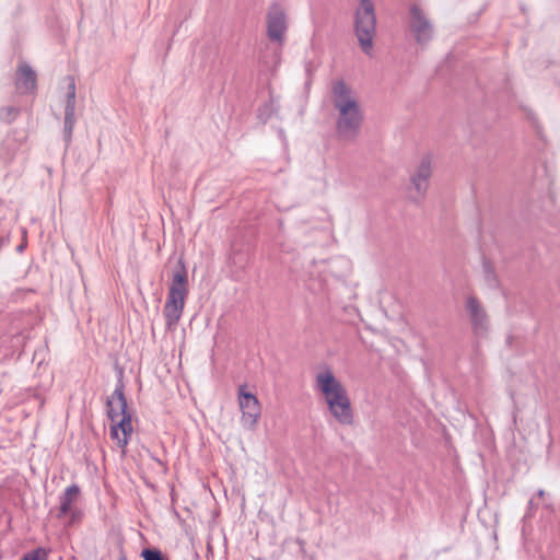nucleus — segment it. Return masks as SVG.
Wrapping results in <instances>:
<instances>
[{
	"label": "nucleus",
	"instance_id": "nucleus-1",
	"mask_svg": "<svg viewBox=\"0 0 560 560\" xmlns=\"http://www.w3.org/2000/svg\"><path fill=\"white\" fill-rule=\"evenodd\" d=\"M331 101L338 112L337 135L342 140H354L360 131L363 114L353 90L343 80H336L331 84Z\"/></svg>",
	"mask_w": 560,
	"mask_h": 560
},
{
	"label": "nucleus",
	"instance_id": "nucleus-2",
	"mask_svg": "<svg viewBox=\"0 0 560 560\" xmlns=\"http://www.w3.org/2000/svg\"><path fill=\"white\" fill-rule=\"evenodd\" d=\"M316 387L324 395L334 418L341 424H352L353 413L347 390L331 370L326 369L316 375Z\"/></svg>",
	"mask_w": 560,
	"mask_h": 560
},
{
	"label": "nucleus",
	"instance_id": "nucleus-3",
	"mask_svg": "<svg viewBox=\"0 0 560 560\" xmlns=\"http://www.w3.org/2000/svg\"><path fill=\"white\" fill-rule=\"evenodd\" d=\"M107 416L112 420L110 438L125 448L132 433L131 413L127 409L122 373L117 380L113 394L106 400Z\"/></svg>",
	"mask_w": 560,
	"mask_h": 560
},
{
	"label": "nucleus",
	"instance_id": "nucleus-4",
	"mask_svg": "<svg viewBox=\"0 0 560 560\" xmlns=\"http://www.w3.org/2000/svg\"><path fill=\"white\" fill-rule=\"evenodd\" d=\"M188 292L187 271L183 262L179 261L178 267L172 273V281L163 308L166 327L168 329L175 328L178 324L183 315Z\"/></svg>",
	"mask_w": 560,
	"mask_h": 560
},
{
	"label": "nucleus",
	"instance_id": "nucleus-5",
	"mask_svg": "<svg viewBox=\"0 0 560 560\" xmlns=\"http://www.w3.org/2000/svg\"><path fill=\"white\" fill-rule=\"evenodd\" d=\"M376 31L375 7L372 0H359L354 12V33L363 52L371 56Z\"/></svg>",
	"mask_w": 560,
	"mask_h": 560
},
{
	"label": "nucleus",
	"instance_id": "nucleus-6",
	"mask_svg": "<svg viewBox=\"0 0 560 560\" xmlns=\"http://www.w3.org/2000/svg\"><path fill=\"white\" fill-rule=\"evenodd\" d=\"M409 28L419 45H427L434 34L432 22L417 4L409 9Z\"/></svg>",
	"mask_w": 560,
	"mask_h": 560
},
{
	"label": "nucleus",
	"instance_id": "nucleus-7",
	"mask_svg": "<svg viewBox=\"0 0 560 560\" xmlns=\"http://www.w3.org/2000/svg\"><path fill=\"white\" fill-rule=\"evenodd\" d=\"M287 14L279 3L269 7L267 13V35L271 42L282 43L287 32Z\"/></svg>",
	"mask_w": 560,
	"mask_h": 560
},
{
	"label": "nucleus",
	"instance_id": "nucleus-8",
	"mask_svg": "<svg viewBox=\"0 0 560 560\" xmlns=\"http://www.w3.org/2000/svg\"><path fill=\"white\" fill-rule=\"evenodd\" d=\"M465 310L469 316L474 334L476 336L486 335L489 329V317L480 301L476 296L469 295L466 299Z\"/></svg>",
	"mask_w": 560,
	"mask_h": 560
},
{
	"label": "nucleus",
	"instance_id": "nucleus-9",
	"mask_svg": "<svg viewBox=\"0 0 560 560\" xmlns=\"http://www.w3.org/2000/svg\"><path fill=\"white\" fill-rule=\"evenodd\" d=\"M238 400L242 410V424L245 429L253 430L260 416L259 401L255 395L244 392V386L240 387Z\"/></svg>",
	"mask_w": 560,
	"mask_h": 560
},
{
	"label": "nucleus",
	"instance_id": "nucleus-10",
	"mask_svg": "<svg viewBox=\"0 0 560 560\" xmlns=\"http://www.w3.org/2000/svg\"><path fill=\"white\" fill-rule=\"evenodd\" d=\"M431 160L430 158H423L411 176V187H410V197L415 201H420L429 187V179L431 177Z\"/></svg>",
	"mask_w": 560,
	"mask_h": 560
},
{
	"label": "nucleus",
	"instance_id": "nucleus-11",
	"mask_svg": "<svg viewBox=\"0 0 560 560\" xmlns=\"http://www.w3.org/2000/svg\"><path fill=\"white\" fill-rule=\"evenodd\" d=\"M67 79L69 83L65 107L63 137L66 144L69 145V143L71 142L72 132L75 124V82L73 77H68Z\"/></svg>",
	"mask_w": 560,
	"mask_h": 560
},
{
	"label": "nucleus",
	"instance_id": "nucleus-12",
	"mask_svg": "<svg viewBox=\"0 0 560 560\" xmlns=\"http://www.w3.org/2000/svg\"><path fill=\"white\" fill-rule=\"evenodd\" d=\"M37 82L36 72L26 62H21L16 70V88L22 93H28L35 90Z\"/></svg>",
	"mask_w": 560,
	"mask_h": 560
},
{
	"label": "nucleus",
	"instance_id": "nucleus-13",
	"mask_svg": "<svg viewBox=\"0 0 560 560\" xmlns=\"http://www.w3.org/2000/svg\"><path fill=\"white\" fill-rule=\"evenodd\" d=\"M79 493L80 488L78 485H71L65 490L63 494L60 497L58 518H61L70 513L71 504L75 501Z\"/></svg>",
	"mask_w": 560,
	"mask_h": 560
},
{
	"label": "nucleus",
	"instance_id": "nucleus-14",
	"mask_svg": "<svg viewBox=\"0 0 560 560\" xmlns=\"http://www.w3.org/2000/svg\"><path fill=\"white\" fill-rule=\"evenodd\" d=\"M482 271L483 279L487 285L491 289H497L499 287V279L495 275L493 265L489 260H483L482 262Z\"/></svg>",
	"mask_w": 560,
	"mask_h": 560
},
{
	"label": "nucleus",
	"instance_id": "nucleus-15",
	"mask_svg": "<svg viewBox=\"0 0 560 560\" xmlns=\"http://www.w3.org/2000/svg\"><path fill=\"white\" fill-rule=\"evenodd\" d=\"M0 161L4 164L10 163L14 158L15 142L13 140H5L1 144Z\"/></svg>",
	"mask_w": 560,
	"mask_h": 560
},
{
	"label": "nucleus",
	"instance_id": "nucleus-16",
	"mask_svg": "<svg viewBox=\"0 0 560 560\" xmlns=\"http://www.w3.org/2000/svg\"><path fill=\"white\" fill-rule=\"evenodd\" d=\"M19 115V108L5 106L0 109V119L7 124L12 122Z\"/></svg>",
	"mask_w": 560,
	"mask_h": 560
},
{
	"label": "nucleus",
	"instance_id": "nucleus-17",
	"mask_svg": "<svg viewBox=\"0 0 560 560\" xmlns=\"http://www.w3.org/2000/svg\"><path fill=\"white\" fill-rule=\"evenodd\" d=\"M48 552L44 548H36L25 553L20 560H47Z\"/></svg>",
	"mask_w": 560,
	"mask_h": 560
},
{
	"label": "nucleus",
	"instance_id": "nucleus-18",
	"mask_svg": "<svg viewBox=\"0 0 560 560\" xmlns=\"http://www.w3.org/2000/svg\"><path fill=\"white\" fill-rule=\"evenodd\" d=\"M144 560H165L164 555L155 548H145L141 552Z\"/></svg>",
	"mask_w": 560,
	"mask_h": 560
},
{
	"label": "nucleus",
	"instance_id": "nucleus-19",
	"mask_svg": "<svg viewBox=\"0 0 560 560\" xmlns=\"http://www.w3.org/2000/svg\"><path fill=\"white\" fill-rule=\"evenodd\" d=\"M537 508V504L534 503V499H530L528 501V509L529 510H533V509H536Z\"/></svg>",
	"mask_w": 560,
	"mask_h": 560
},
{
	"label": "nucleus",
	"instance_id": "nucleus-20",
	"mask_svg": "<svg viewBox=\"0 0 560 560\" xmlns=\"http://www.w3.org/2000/svg\"><path fill=\"white\" fill-rule=\"evenodd\" d=\"M537 494L539 498H542L545 495V491L540 489Z\"/></svg>",
	"mask_w": 560,
	"mask_h": 560
},
{
	"label": "nucleus",
	"instance_id": "nucleus-21",
	"mask_svg": "<svg viewBox=\"0 0 560 560\" xmlns=\"http://www.w3.org/2000/svg\"><path fill=\"white\" fill-rule=\"evenodd\" d=\"M119 560H127V558L126 557H121Z\"/></svg>",
	"mask_w": 560,
	"mask_h": 560
}]
</instances>
